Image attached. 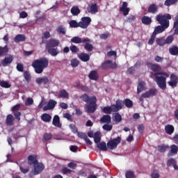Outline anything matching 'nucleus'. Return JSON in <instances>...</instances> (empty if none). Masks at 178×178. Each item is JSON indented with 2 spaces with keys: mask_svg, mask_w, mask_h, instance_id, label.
<instances>
[{
  "mask_svg": "<svg viewBox=\"0 0 178 178\" xmlns=\"http://www.w3.org/2000/svg\"><path fill=\"white\" fill-rule=\"evenodd\" d=\"M8 52H9V47H8V45L0 47V58L5 56Z\"/></svg>",
  "mask_w": 178,
  "mask_h": 178,
  "instance_id": "obj_38",
  "label": "nucleus"
},
{
  "mask_svg": "<svg viewBox=\"0 0 178 178\" xmlns=\"http://www.w3.org/2000/svg\"><path fill=\"white\" fill-rule=\"evenodd\" d=\"M86 108L87 109V111L89 113H94V112H95V111H97V102L93 103V104H88L86 105Z\"/></svg>",
  "mask_w": 178,
  "mask_h": 178,
  "instance_id": "obj_18",
  "label": "nucleus"
},
{
  "mask_svg": "<svg viewBox=\"0 0 178 178\" xmlns=\"http://www.w3.org/2000/svg\"><path fill=\"white\" fill-rule=\"evenodd\" d=\"M81 29H87L91 24V18L90 17H83L79 22Z\"/></svg>",
  "mask_w": 178,
  "mask_h": 178,
  "instance_id": "obj_8",
  "label": "nucleus"
},
{
  "mask_svg": "<svg viewBox=\"0 0 178 178\" xmlns=\"http://www.w3.org/2000/svg\"><path fill=\"white\" fill-rule=\"evenodd\" d=\"M152 76L155 78V81L161 90H166V79L169 77V74L165 72H160L157 73L152 72L150 77Z\"/></svg>",
  "mask_w": 178,
  "mask_h": 178,
  "instance_id": "obj_2",
  "label": "nucleus"
},
{
  "mask_svg": "<svg viewBox=\"0 0 178 178\" xmlns=\"http://www.w3.org/2000/svg\"><path fill=\"white\" fill-rule=\"evenodd\" d=\"M156 42L157 45L160 47H163V45H166V44H172V42H173V36L169 35L166 39H165V37L157 38Z\"/></svg>",
  "mask_w": 178,
  "mask_h": 178,
  "instance_id": "obj_4",
  "label": "nucleus"
},
{
  "mask_svg": "<svg viewBox=\"0 0 178 178\" xmlns=\"http://www.w3.org/2000/svg\"><path fill=\"white\" fill-rule=\"evenodd\" d=\"M124 105H125L127 108H133V101L130 99H125L124 100Z\"/></svg>",
  "mask_w": 178,
  "mask_h": 178,
  "instance_id": "obj_45",
  "label": "nucleus"
},
{
  "mask_svg": "<svg viewBox=\"0 0 178 178\" xmlns=\"http://www.w3.org/2000/svg\"><path fill=\"white\" fill-rule=\"evenodd\" d=\"M71 13L73 16H79L80 15V8H79V6H73L71 8Z\"/></svg>",
  "mask_w": 178,
  "mask_h": 178,
  "instance_id": "obj_39",
  "label": "nucleus"
},
{
  "mask_svg": "<svg viewBox=\"0 0 178 178\" xmlns=\"http://www.w3.org/2000/svg\"><path fill=\"white\" fill-rule=\"evenodd\" d=\"M63 175H70L72 173V170L67 168V167H63L61 170Z\"/></svg>",
  "mask_w": 178,
  "mask_h": 178,
  "instance_id": "obj_54",
  "label": "nucleus"
},
{
  "mask_svg": "<svg viewBox=\"0 0 178 178\" xmlns=\"http://www.w3.org/2000/svg\"><path fill=\"white\" fill-rule=\"evenodd\" d=\"M112 106L114 111L119 112V111L123 108V101L117 99L115 104H112Z\"/></svg>",
  "mask_w": 178,
  "mask_h": 178,
  "instance_id": "obj_15",
  "label": "nucleus"
},
{
  "mask_svg": "<svg viewBox=\"0 0 178 178\" xmlns=\"http://www.w3.org/2000/svg\"><path fill=\"white\" fill-rule=\"evenodd\" d=\"M69 24L72 29H77V27H80V22H77V21L74 19L70 21Z\"/></svg>",
  "mask_w": 178,
  "mask_h": 178,
  "instance_id": "obj_40",
  "label": "nucleus"
},
{
  "mask_svg": "<svg viewBox=\"0 0 178 178\" xmlns=\"http://www.w3.org/2000/svg\"><path fill=\"white\" fill-rule=\"evenodd\" d=\"M52 125L58 129H62V122H60V118L59 115H56L53 118Z\"/></svg>",
  "mask_w": 178,
  "mask_h": 178,
  "instance_id": "obj_16",
  "label": "nucleus"
},
{
  "mask_svg": "<svg viewBox=\"0 0 178 178\" xmlns=\"http://www.w3.org/2000/svg\"><path fill=\"white\" fill-rule=\"evenodd\" d=\"M103 129H104V130H106V131H111V130H112V125L105 124L104 125H103Z\"/></svg>",
  "mask_w": 178,
  "mask_h": 178,
  "instance_id": "obj_62",
  "label": "nucleus"
},
{
  "mask_svg": "<svg viewBox=\"0 0 178 178\" xmlns=\"http://www.w3.org/2000/svg\"><path fill=\"white\" fill-rule=\"evenodd\" d=\"M38 162V159H37L36 155L31 154L28 156V164L30 165V166L36 165Z\"/></svg>",
  "mask_w": 178,
  "mask_h": 178,
  "instance_id": "obj_17",
  "label": "nucleus"
},
{
  "mask_svg": "<svg viewBox=\"0 0 178 178\" xmlns=\"http://www.w3.org/2000/svg\"><path fill=\"white\" fill-rule=\"evenodd\" d=\"M13 62V56H9L5 57L3 61H1L2 66H8V64Z\"/></svg>",
  "mask_w": 178,
  "mask_h": 178,
  "instance_id": "obj_27",
  "label": "nucleus"
},
{
  "mask_svg": "<svg viewBox=\"0 0 178 178\" xmlns=\"http://www.w3.org/2000/svg\"><path fill=\"white\" fill-rule=\"evenodd\" d=\"M156 37V35H154V33L152 34L151 38L148 41L149 45H153L154 44Z\"/></svg>",
  "mask_w": 178,
  "mask_h": 178,
  "instance_id": "obj_59",
  "label": "nucleus"
},
{
  "mask_svg": "<svg viewBox=\"0 0 178 178\" xmlns=\"http://www.w3.org/2000/svg\"><path fill=\"white\" fill-rule=\"evenodd\" d=\"M49 79L47 76L38 77L35 79V83L38 84V86H41V84H48Z\"/></svg>",
  "mask_w": 178,
  "mask_h": 178,
  "instance_id": "obj_20",
  "label": "nucleus"
},
{
  "mask_svg": "<svg viewBox=\"0 0 178 178\" xmlns=\"http://www.w3.org/2000/svg\"><path fill=\"white\" fill-rule=\"evenodd\" d=\"M44 169H45V165L42 163H38V161L36 163V164L34 165V170H33V174L35 175H40Z\"/></svg>",
  "mask_w": 178,
  "mask_h": 178,
  "instance_id": "obj_9",
  "label": "nucleus"
},
{
  "mask_svg": "<svg viewBox=\"0 0 178 178\" xmlns=\"http://www.w3.org/2000/svg\"><path fill=\"white\" fill-rule=\"evenodd\" d=\"M49 61L46 58H41L33 60L32 63V67H33L35 72L37 74H41L44 72V69L48 67Z\"/></svg>",
  "mask_w": 178,
  "mask_h": 178,
  "instance_id": "obj_3",
  "label": "nucleus"
},
{
  "mask_svg": "<svg viewBox=\"0 0 178 178\" xmlns=\"http://www.w3.org/2000/svg\"><path fill=\"white\" fill-rule=\"evenodd\" d=\"M6 124L7 126H13L15 124V117L11 114L8 115L6 119Z\"/></svg>",
  "mask_w": 178,
  "mask_h": 178,
  "instance_id": "obj_22",
  "label": "nucleus"
},
{
  "mask_svg": "<svg viewBox=\"0 0 178 178\" xmlns=\"http://www.w3.org/2000/svg\"><path fill=\"white\" fill-rule=\"evenodd\" d=\"M34 104V100L31 97H29L25 102V105L26 106H30V105H33Z\"/></svg>",
  "mask_w": 178,
  "mask_h": 178,
  "instance_id": "obj_56",
  "label": "nucleus"
},
{
  "mask_svg": "<svg viewBox=\"0 0 178 178\" xmlns=\"http://www.w3.org/2000/svg\"><path fill=\"white\" fill-rule=\"evenodd\" d=\"M19 109H20V104H17L14 106L12 107L11 111L12 112L15 113V112H19Z\"/></svg>",
  "mask_w": 178,
  "mask_h": 178,
  "instance_id": "obj_63",
  "label": "nucleus"
},
{
  "mask_svg": "<svg viewBox=\"0 0 178 178\" xmlns=\"http://www.w3.org/2000/svg\"><path fill=\"white\" fill-rule=\"evenodd\" d=\"M148 13H156L158 12V6L155 3L151 4L147 8Z\"/></svg>",
  "mask_w": 178,
  "mask_h": 178,
  "instance_id": "obj_32",
  "label": "nucleus"
},
{
  "mask_svg": "<svg viewBox=\"0 0 178 178\" xmlns=\"http://www.w3.org/2000/svg\"><path fill=\"white\" fill-rule=\"evenodd\" d=\"M88 77L90 80H94L95 81H97V80L99 79V75H98V72L97 71L92 70L89 73Z\"/></svg>",
  "mask_w": 178,
  "mask_h": 178,
  "instance_id": "obj_24",
  "label": "nucleus"
},
{
  "mask_svg": "<svg viewBox=\"0 0 178 178\" xmlns=\"http://www.w3.org/2000/svg\"><path fill=\"white\" fill-rule=\"evenodd\" d=\"M126 178H136V175L134 174V171L128 170L125 173Z\"/></svg>",
  "mask_w": 178,
  "mask_h": 178,
  "instance_id": "obj_48",
  "label": "nucleus"
},
{
  "mask_svg": "<svg viewBox=\"0 0 178 178\" xmlns=\"http://www.w3.org/2000/svg\"><path fill=\"white\" fill-rule=\"evenodd\" d=\"M70 49L72 51V54H76V52H79V51H80V49H79V47H77V46L73 45V44H72L70 47Z\"/></svg>",
  "mask_w": 178,
  "mask_h": 178,
  "instance_id": "obj_52",
  "label": "nucleus"
},
{
  "mask_svg": "<svg viewBox=\"0 0 178 178\" xmlns=\"http://www.w3.org/2000/svg\"><path fill=\"white\" fill-rule=\"evenodd\" d=\"M101 68L103 70H108V69H118V64H116V63H112V60H107L102 64Z\"/></svg>",
  "mask_w": 178,
  "mask_h": 178,
  "instance_id": "obj_6",
  "label": "nucleus"
},
{
  "mask_svg": "<svg viewBox=\"0 0 178 178\" xmlns=\"http://www.w3.org/2000/svg\"><path fill=\"white\" fill-rule=\"evenodd\" d=\"M57 32L59 34H66V31L65 30V28H63V26H58V28L57 29Z\"/></svg>",
  "mask_w": 178,
  "mask_h": 178,
  "instance_id": "obj_60",
  "label": "nucleus"
},
{
  "mask_svg": "<svg viewBox=\"0 0 178 178\" xmlns=\"http://www.w3.org/2000/svg\"><path fill=\"white\" fill-rule=\"evenodd\" d=\"M142 23L143 24H145V26H149L152 23V19L148 16L144 15L142 17Z\"/></svg>",
  "mask_w": 178,
  "mask_h": 178,
  "instance_id": "obj_36",
  "label": "nucleus"
},
{
  "mask_svg": "<svg viewBox=\"0 0 178 178\" xmlns=\"http://www.w3.org/2000/svg\"><path fill=\"white\" fill-rule=\"evenodd\" d=\"M146 66L150 68V70H152V72H154V73H159L161 72V70H162V67H161V65L158 64H153L150 62H147Z\"/></svg>",
  "mask_w": 178,
  "mask_h": 178,
  "instance_id": "obj_10",
  "label": "nucleus"
},
{
  "mask_svg": "<svg viewBox=\"0 0 178 178\" xmlns=\"http://www.w3.org/2000/svg\"><path fill=\"white\" fill-rule=\"evenodd\" d=\"M87 10L88 13H91V15H95L98 12V6H97V3H91L88 6Z\"/></svg>",
  "mask_w": 178,
  "mask_h": 178,
  "instance_id": "obj_13",
  "label": "nucleus"
},
{
  "mask_svg": "<svg viewBox=\"0 0 178 178\" xmlns=\"http://www.w3.org/2000/svg\"><path fill=\"white\" fill-rule=\"evenodd\" d=\"M41 119L42 122H44L45 123H49V122H51L52 120V116L48 113H44L41 115Z\"/></svg>",
  "mask_w": 178,
  "mask_h": 178,
  "instance_id": "obj_35",
  "label": "nucleus"
},
{
  "mask_svg": "<svg viewBox=\"0 0 178 178\" xmlns=\"http://www.w3.org/2000/svg\"><path fill=\"white\" fill-rule=\"evenodd\" d=\"M120 141H122V138H120V136H118L117 138L111 140H109L107 143V147L108 148V149H111V150L116 149V148H118V145L120 144Z\"/></svg>",
  "mask_w": 178,
  "mask_h": 178,
  "instance_id": "obj_5",
  "label": "nucleus"
},
{
  "mask_svg": "<svg viewBox=\"0 0 178 178\" xmlns=\"http://www.w3.org/2000/svg\"><path fill=\"white\" fill-rule=\"evenodd\" d=\"M155 20L159 23L157 26L155 27L154 32L152 34L156 35L158 34H161V33H163L166 29H168L170 26L169 20H172V15L170 14H159L155 17Z\"/></svg>",
  "mask_w": 178,
  "mask_h": 178,
  "instance_id": "obj_1",
  "label": "nucleus"
},
{
  "mask_svg": "<svg viewBox=\"0 0 178 178\" xmlns=\"http://www.w3.org/2000/svg\"><path fill=\"white\" fill-rule=\"evenodd\" d=\"M178 83V76L175 74H170V81L168 82V86L172 87V88H175L177 87Z\"/></svg>",
  "mask_w": 178,
  "mask_h": 178,
  "instance_id": "obj_11",
  "label": "nucleus"
},
{
  "mask_svg": "<svg viewBox=\"0 0 178 178\" xmlns=\"http://www.w3.org/2000/svg\"><path fill=\"white\" fill-rule=\"evenodd\" d=\"M19 170L24 175H26V173H29L30 171L29 167H26V163H24L22 164L19 165Z\"/></svg>",
  "mask_w": 178,
  "mask_h": 178,
  "instance_id": "obj_37",
  "label": "nucleus"
},
{
  "mask_svg": "<svg viewBox=\"0 0 178 178\" xmlns=\"http://www.w3.org/2000/svg\"><path fill=\"white\" fill-rule=\"evenodd\" d=\"M154 95H156V90L154 88H152L142 94L143 98H149V97H154Z\"/></svg>",
  "mask_w": 178,
  "mask_h": 178,
  "instance_id": "obj_19",
  "label": "nucleus"
},
{
  "mask_svg": "<svg viewBox=\"0 0 178 178\" xmlns=\"http://www.w3.org/2000/svg\"><path fill=\"white\" fill-rule=\"evenodd\" d=\"M63 118H65V119L69 120V122H73V117H72V115L68 113H65L63 115Z\"/></svg>",
  "mask_w": 178,
  "mask_h": 178,
  "instance_id": "obj_57",
  "label": "nucleus"
},
{
  "mask_svg": "<svg viewBox=\"0 0 178 178\" xmlns=\"http://www.w3.org/2000/svg\"><path fill=\"white\" fill-rule=\"evenodd\" d=\"M167 149H169V145H162L158 146L159 152H165Z\"/></svg>",
  "mask_w": 178,
  "mask_h": 178,
  "instance_id": "obj_46",
  "label": "nucleus"
},
{
  "mask_svg": "<svg viewBox=\"0 0 178 178\" xmlns=\"http://www.w3.org/2000/svg\"><path fill=\"white\" fill-rule=\"evenodd\" d=\"M178 152V147L176 145H172L170 146V154H173L174 155H176Z\"/></svg>",
  "mask_w": 178,
  "mask_h": 178,
  "instance_id": "obj_49",
  "label": "nucleus"
},
{
  "mask_svg": "<svg viewBox=\"0 0 178 178\" xmlns=\"http://www.w3.org/2000/svg\"><path fill=\"white\" fill-rule=\"evenodd\" d=\"M60 42L56 39H50L46 44V48H55L59 45Z\"/></svg>",
  "mask_w": 178,
  "mask_h": 178,
  "instance_id": "obj_14",
  "label": "nucleus"
},
{
  "mask_svg": "<svg viewBox=\"0 0 178 178\" xmlns=\"http://www.w3.org/2000/svg\"><path fill=\"white\" fill-rule=\"evenodd\" d=\"M52 138V134H44L42 137L43 143H47V141L51 140Z\"/></svg>",
  "mask_w": 178,
  "mask_h": 178,
  "instance_id": "obj_47",
  "label": "nucleus"
},
{
  "mask_svg": "<svg viewBox=\"0 0 178 178\" xmlns=\"http://www.w3.org/2000/svg\"><path fill=\"white\" fill-rule=\"evenodd\" d=\"M70 129L72 131V133H77V131H79V129L74 124H70Z\"/></svg>",
  "mask_w": 178,
  "mask_h": 178,
  "instance_id": "obj_58",
  "label": "nucleus"
},
{
  "mask_svg": "<svg viewBox=\"0 0 178 178\" xmlns=\"http://www.w3.org/2000/svg\"><path fill=\"white\" fill-rule=\"evenodd\" d=\"M17 70H18V72H23V70H24L23 64H22V63H18V64L17 65Z\"/></svg>",
  "mask_w": 178,
  "mask_h": 178,
  "instance_id": "obj_64",
  "label": "nucleus"
},
{
  "mask_svg": "<svg viewBox=\"0 0 178 178\" xmlns=\"http://www.w3.org/2000/svg\"><path fill=\"white\" fill-rule=\"evenodd\" d=\"M60 98H69V93L65 90H61L59 91Z\"/></svg>",
  "mask_w": 178,
  "mask_h": 178,
  "instance_id": "obj_44",
  "label": "nucleus"
},
{
  "mask_svg": "<svg viewBox=\"0 0 178 178\" xmlns=\"http://www.w3.org/2000/svg\"><path fill=\"white\" fill-rule=\"evenodd\" d=\"M0 86L3 88H10V84H9L6 81H1L0 82Z\"/></svg>",
  "mask_w": 178,
  "mask_h": 178,
  "instance_id": "obj_50",
  "label": "nucleus"
},
{
  "mask_svg": "<svg viewBox=\"0 0 178 178\" xmlns=\"http://www.w3.org/2000/svg\"><path fill=\"white\" fill-rule=\"evenodd\" d=\"M14 41L16 43L23 42V41H26V35L23 34H18L14 38Z\"/></svg>",
  "mask_w": 178,
  "mask_h": 178,
  "instance_id": "obj_34",
  "label": "nucleus"
},
{
  "mask_svg": "<svg viewBox=\"0 0 178 178\" xmlns=\"http://www.w3.org/2000/svg\"><path fill=\"white\" fill-rule=\"evenodd\" d=\"M86 40L87 41L83 42V44H85L84 49L88 52L92 51L94 47H92V44H90V42H91V40H90L89 38H86Z\"/></svg>",
  "mask_w": 178,
  "mask_h": 178,
  "instance_id": "obj_21",
  "label": "nucleus"
},
{
  "mask_svg": "<svg viewBox=\"0 0 178 178\" xmlns=\"http://www.w3.org/2000/svg\"><path fill=\"white\" fill-rule=\"evenodd\" d=\"M80 99L86 102V104H95L97 102V97L95 96L90 97L87 94H83L80 96Z\"/></svg>",
  "mask_w": 178,
  "mask_h": 178,
  "instance_id": "obj_7",
  "label": "nucleus"
},
{
  "mask_svg": "<svg viewBox=\"0 0 178 178\" xmlns=\"http://www.w3.org/2000/svg\"><path fill=\"white\" fill-rule=\"evenodd\" d=\"M177 2V0H165L164 5L165 6H170L172 5H175Z\"/></svg>",
  "mask_w": 178,
  "mask_h": 178,
  "instance_id": "obj_53",
  "label": "nucleus"
},
{
  "mask_svg": "<svg viewBox=\"0 0 178 178\" xmlns=\"http://www.w3.org/2000/svg\"><path fill=\"white\" fill-rule=\"evenodd\" d=\"M152 178H159V172L158 170H154L151 174Z\"/></svg>",
  "mask_w": 178,
  "mask_h": 178,
  "instance_id": "obj_61",
  "label": "nucleus"
},
{
  "mask_svg": "<svg viewBox=\"0 0 178 178\" xmlns=\"http://www.w3.org/2000/svg\"><path fill=\"white\" fill-rule=\"evenodd\" d=\"M23 76L26 81H27V83H30V81H31V74H30V72L29 71H24L23 73Z\"/></svg>",
  "mask_w": 178,
  "mask_h": 178,
  "instance_id": "obj_43",
  "label": "nucleus"
},
{
  "mask_svg": "<svg viewBox=\"0 0 178 178\" xmlns=\"http://www.w3.org/2000/svg\"><path fill=\"white\" fill-rule=\"evenodd\" d=\"M176 165V160L175 159H170L167 161V166H174Z\"/></svg>",
  "mask_w": 178,
  "mask_h": 178,
  "instance_id": "obj_55",
  "label": "nucleus"
},
{
  "mask_svg": "<svg viewBox=\"0 0 178 178\" xmlns=\"http://www.w3.org/2000/svg\"><path fill=\"white\" fill-rule=\"evenodd\" d=\"M102 112H103V113H106V115H111V113H112V112H115V111H113V106H107L105 107H103L102 108Z\"/></svg>",
  "mask_w": 178,
  "mask_h": 178,
  "instance_id": "obj_25",
  "label": "nucleus"
},
{
  "mask_svg": "<svg viewBox=\"0 0 178 178\" xmlns=\"http://www.w3.org/2000/svg\"><path fill=\"white\" fill-rule=\"evenodd\" d=\"M47 49L48 54L51 55V56H56L58 54H59V50L58 48H54V47H46Z\"/></svg>",
  "mask_w": 178,
  "mask_h": 178,
  "instance_id": "obj_28",
  "label": "nucleus"
},
{
  "mask_svg": "<svg viewBox=\"0 0 178 178\" xmlns=\"http://www.w3.org/2000/svg\"><path fill=\"white\" fill-rule=\"evenodd\" d=\"M87 39L84 38V39H81V38L79 37V36H75L73 37L71 39V42H73L74 44H81V42H86Z\"/></svg>",
  "mask_w": 178,
  "mask_h": 178,
  "instance_id": "obj_26",
  "label": "nucleus"
},
{
  "mask_svg": "<svg viewBox=\"0 0 178 178\" xmlns=\"http://www.w3.org/2000/svg\"><path fill=\"white\" fill-rule=\"evenodd\" d=\"M165 131L167 134L170 136L175 132V127L172 124H168L165 127Z\"/></svg>",
  "mask_w": 178,
  "mask_h": 178,
  "instance_id": "obj_33",
  "label": "nucleus"
},
{
  "mask_svg": "<svg viewBox=\"0 0 178 178\" xmlns=\"http://www.w3.org/2000/svg\"><path fill=\"white\" fill-rule=\"evenodd\" d=\"M56 104H58V102H56V101L54 100V99H50L47 104V106H44L43 107V111H51L52 109H54V108H55V106H56Z\"/></svg>",
  "mask_w": 178,
  "mask_h": 178,
  "instance_id": "obj_12",
  "label": "nucleus"
},
{
  "mask_svg": "<svg viewBox=\"0 0 178 178\" xmlns=\"http://www.w3.org/2000/svg\"><path fill=\"white\" fill-rule=\"evenodd\" d=\"M79 65H80V61L76 58H74L71 60V66H72V67H77Z\"/></svg>",
  "mask_w": 178,
  "mask_h": 178,
  "instance_id": "obj_51",
  "label": "nucleus"
},
{
  "mask_svg": "<svg viewBox=\"0 0 178 178\" xmlns=\"http://www.w3.org/2000/svg\"><path fill=\"white\" fill-rule=\"evenodd\" d=\"M112 120V118L109 115H105L102 117L100 119V123H106V124H109Z\"/></svg>",
  "mask_w": 178,
  "mask_h": 178,
  "instance_id": "obj_29",
  "label": "nucleus"
},
{
  "mask_svg": "<svg viewBox=\"0 0 178 178\" xmlns=\"http://www.w3.org/2000/svg\"><path fill=\"white\" fill-rule=\"evenodd\" d=\"M113 116H114V122H115V123H120V122H122V118L120 113L116 112L114 113Z\"/></svg>",
  "mask_w": 178,
  "mask_h": 178,
  "instance_id": "obj_42",
  "label": "nucleus"
},
{
  "mask_svg": "<svg viewBox=\"0 0 178 178\" xmlns=\"http://www.w3.org/2000/svg\"><path fill=\"white\" fill-rule=\"evenodd\" d=\"M78 58L82 60V62H88V60H90V55L86 53H81L78 55Z\"/></svg>",
  "mask_w": 178,
  "mask_h": 178,
  "instance_id": "obj_31",
  "label": "nucleus"
},
{
  "mask_svg": "<svg viewBox=\"0 0 178 178\" xmlns=\"http://www.w3.org/2000/svg\"><path fill=\"white\" fill-rule=\"evenodd\" d=\"M97 147L99 149H101V151H108V147H106V143L105 142L98 143Z\"/></svg>",
  "mask_w": 178,
  "mask_h": 178,
  "instance_id": "obj_41",
  "label": "nucleus"
},
{
  "mask_svg": "<svg viewBox=\"0 0 178 178\" xmlns=\"http://www.w3.org/2000/svg\"><path fill=\"white\" fill-rule=\"evenodd\" d=\"M144 90H145V81H139L137 87V94H140V92L144 91Z\"/></svg>",
  "mask_w": 178,
  "mask_h": 178,
  "instance_id": "obj_23",
  "label": "nucleus"
},
{
  "mask_svg": "<svg viewBox=\"0 0 178 178\" xmlns=\"http://www.w3.org/2000/svg\"><path fill=\"white\" fill-rule=\"evenodd\" d=\"M169 52L170 55H172L173 56H178V47L172 45L169 48Z\"/></svg>",
  "mask_w": 178,
  "mask_h": 178,
  "instance_id": "obj_30",
  "label": "nucleus"
}]
</instances>
